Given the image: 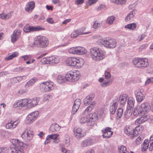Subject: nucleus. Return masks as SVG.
Wrapping results in <instances>:
<instances>
[{"mask_svg": "<svg viewBox=\"0 0 153 153\" xmlns=\"http://www.w3.org/2000/svg\"><path fill=\"white\" fill-rule=\"evenodd\" d=\"M74 67L77 69L83 67L84 64V60L82 58L76 57Z\"/></svg>", "mask_w": 153, "mask_h": 153, "instance_id": "16", "label": "nucleus"}, {"mask_svg": "<svg viewBox=\"0 0 153 153\" xmlns=\"http://www.w3.org/2000/svg\"><path fill=\"white\" fill-rule=\"evenodd\" d=\"M134 12L131 11L128 14L126 17L125 21L126 22L129 21L131 20L134 16Z\"/></svg>", "mask_w": 153, "mask_h": 153, "instance_id": "43", "label": "nucleus"}, {"mask_svg": "<svg viewBox=\"0 0 153 153\" xmlns=\"http://www.w3.org/2000/svg\"><path fill=\"white\" fill-rule=\"evenodd\" d=\"M93 98V97L89 95L87 96L84 100V103L85 105L87 106L90 104Z\"/></svg>", "mask_w": 153, "mask_h": 153, "instance_id": "34", "label": "nucleus"}, {"mask_svg": "<svg viewBox=\"0 0 153 153\" xmlns=\"http://www.w3.org/2000/svg\"><path fill=\"white\" fill-rule=\"evenodd\" d=\"M111 1L114 3L120 5L125 4L126 2V0H111Z\"/></svg>", "mask_w": 153, "mask_h": 153, "instance_id": "42", "label": "nucleus"}, {"mask_svg": "<svg viewBox=\"0 0 153 153\" xmlns=\"http://www.w3.org/2000/svg\"><path fill=\"white\" fill-rule=\"evenodd\" d=\"M133 114L134 116L136 117L144 116L142 110L141 109L140 105L137 106L135 107L133 112Z\"/></svg>", "mask_w": 153, "mask_h": 153, "instance_id": "21", "label": "nucleus"}, {"mask_svg": "<svg viewBox=\"0 0 153 153\" xmlns=\"http://www.w3.org/2000/svg\"><path fill=\"white\" fill-rule=\"evenodd\" d=\"M95 104L96 103L94 102L86 109L84 113L82 114L83 117L81 118L79 120V122L81 123H85L89 122V112L94 108Z\"/></svg>", "mask_w": 153, "mask_h": 153, "instance_id": "7", "label": "nucleus"}, {"mask_svg": "<svg viewBox=\"0 0 153 153\" xmlns=\"http://www.w3.org/2000/svg\"><path fill=\"white\" fill-rule=\"evenodd\" d=\"M11 16L9 15V14H6L4 13H2L0 14V18L2 19H7L9 18Z\"/></svg>", "mask_w": 153, "mask_h": 153, "instance_id": "46", "label": "nucleus"}, {"mask_svg": "<svg viewBox=\"0 0 153 153\" xmlns=\"http://www.w3.org/2000/svg\"><path fill=\"white\" fill-rule=\"evenodd\" d=\"M97 114L100 118L103 117L105 116V109L104 108H102L98 109Z\"/></svg>", "mask_w": 153, "mask_h": 153, "instance_id": "37", "label": "nucleus"}, {"mask_svg": "<svg viewBox=\"0 0 153 153\" xmlns=\"http://www.w3.org/2000/svg\"><path fill=\"white\" fill-rule=\"evenodd\" d=\"M76 57H68L65 60L66 64L68 66L74 67Z\"/></svg>", "mask_w": 153, "mask_h": 153, "instance_id": "24", "label": "nucleus"}, {"mask_svg": "<svg viewBox=\"0 0 153 153\" xmlns=\"http://www.w3.org/2000/svg\"><path fill=\"white\" fill-rule=\"evenodd\" d=\"M51 138L54 140L53 141V143H58L60 141V139L58 138V137L59 136V134H54L50 135Z\"/></svg>", "mask_w": 153, "mask_h": 153, "instance_id": "27", "label": "nucleus"}, {"mask_svg": "<svg viewBox=\"0 0 153 153\" xmlns=\"http://www.w3.org/2000/svg\"><path fill=\"white\" fill-rule=\"evenodd\" d=\"M65 144L69 145V144L70 139L69 136L68 135H66L65 136Z\"/></svg>", "mask_w": 153, "mask_h": 153, "instance_id": "58", "label": "nucleus"}, {"mask_svg": "<svg viewBox=\"0 0 153 153\" xmlns=\"http://www.w3.org/2000/svg\"><path fill=\"white\" fill-rule=\"evenodd\" d=\"M45 28H42L40 26H30V32L36 31L41 30H45Z\"/></svg>", "mask_w": 153, "mask_h": 153, "instance_id": "39", "label": "nucleus"}, {"mask_svg": "<svg viewBox=\"0 0 153 153\" xmlns=\"http://www.w3.org/2000/svg\"><path fill=\"white\" fill-rule=\"evenodd\" d=\"M20 120L19 119L15 121L10 120V122L7 123L6 125V128L13 129L15 128L17 125L20 123Z\"/></svg>", "mask_w": 153, "mask_h": 153, "instance_id": "17", "label": "nucleus"}, {"mask_svg": "<svg viewBox=\"0 0 153 153\" xmlns=\"http://www.w3.org/2000/svg\"><path fill=\"white\" fill-rule=\"evenodd\" d=\"M106 38L103 39L102 37L100 36V37L99 39L97 40L96 42L98 44H102L104 45V43L105 42Z\"/></svg>", "mask_w": 153, "mask_h": 153, "instance_id": "48", "label": "nucleus"}, {"mask_svg": "<svg viewBox=\"0 0 153 153\" xmlns=\"http://www.w3.org/2000/svg\"><path fill=\"white\" fill-rule=\"evenodd\" d=\"M51 64H56L59 62V58L57 56H50Z\"/></svg>", "mask_w": 153, "mask_h": 153, "instance_id": "35", "label": "nucleus"}, {"mask_svg": "<svg viewBox=\"0 0 153 153\" xmlns=\"http://www.w3.org/2000/svg\"><path fill=\"white\" fill-rule=\"evenodd\" d=\"M52 1L54 4H58L59 6L61 5V3L59 0H52Z\"/></svg>", "mask_w": 153, "mask_h": 153, "instance_id": "62", "label": "nucleus"}, {"mask_svg": "<svg viewBox=\"0 0 153 153\" xmlns=\"http://www.w3.org/2000/svg\"><path fill=\"white\" fill-rule=\"evenodd\" d=\"M97 1V0H88L86 2V5L87 6H90L95 4Z\"/></svg>", "mask_w": 153, "mask_h": 153, "instance_id": "50", "label": "nucleus"}, {"mask_svg": "<svg viewBox=\"0 0 153 153\" xmlns=\"http://www.w3.org/2000/svg\"><path fill=\"white\" fill-rule=\"evenodd\" d=\"M144 127L141 125H139L134 129V135H137L141 133L144 129Z\"/></svg>", "mask_w": 153, "mask_h": 153, "instance_id": "25", "label": "nucleus"}, {"mask_svg": "<svg viewBox=\"0 0 153 153\" xmlns=\"http://www.w3.org/2000/svg\"><path fill=\"white\" fill-rule=\"evenodd\" d=\"M61 151L63 153H71L70 150H68L65 148H62Z\"/></svg>", "mask_w": 153, "mask_h": 153, "instance_id": "61", "label": "nucleus"}, {"mask_svg": "<svg viewBox=\"0 0 153 153\" xmlns=\"http://www.w3.org/2000/svg\"><path fill=\"white\" fill-rule=\"evenodd\" d=\"M112 82V80L110 79L108 80V81L105 82V81L102 84V86H106L108 85L111 84Z\"/></svg>", "mask_w": 153, "mask_h": 153, "instance_id": "55", "label": "nucleus"}, {"mask_svg": "<svg viewBox=\"0 0 153 153\" xmlns=\"http://www.w3.org/2000/svg\"><path fill=\"white\" fill-rule=\"evenodd\" d=\"M137 101L138 102H142L145 98V95L143 94V91L140 90L138 89L135 92Z\"/></svg>", "mask_w": 153, "mask_h": 153, "instance_id": "19", "label": "nucleus"}, {"mask_svg": "<svg viewBox=\"0 0 153 153\" xmlns=\"http://www.w3.org/2000/svg\"><path fill=\"white\" fill-rule=\"evenodd\" d=\"M146 119L145 117V116H142L141 117L137 118L135 121L134 124L135 125H138L143 123L146 121Z\"/></svg>", "mask_w": 153, "mask_h": 153, "instance_id": "29", "label": "nucleus"}, {"mask_svg": "<svg viewBox=\"0 0 153 153\" xmlns=\"http://www.w3.org/2000/svg\"><path fill=\"white\" fill-rule=\"evenodd\" d=\"M128 106L129 109L132 108L134 105V100L133 98L131 97L128 98Z\"/></svg>", "mask_w": 153, "mask_h": 153, "instance_id": "33", "label": "nucleus"}, {"mask_svg": "<svg viewBox=\"0 0 153 153\" xmlns=\"http://www.w3.org/2000/svg\"><path fill=\"white\" fill-rule=\"evenodd\" d=\"M102 25V23L101 22H99L97 21H95L94 22V24L93 25V27L94 29H96L100 27Z\"/></svg>", "mask_w": 153, "mask_h": 153, "instance_id": "49", "label": "nucleus"}, {"mask_svg": "<svg viewBox=\"0 0 153 153\" xmlns=\"http://www.w3.org/2000/svg\"><path fill=\"white\" fill-rule=\"evenodd\" d=\"M23 31L26 33L30 32V26L29 25H25L23 28Z\"/></svg>", "mask_w": 153, "mask_h": 153, "instance_id": "52", "label": "nucleus"}, {"mask_svg": "<svg viewBox=\"0 0 153 153\" xmlns=\"http://www.w3.org/2000/svg\"><path fill=\"white\" fill-rule=\"evenodd\" d=\"M7 151V149L6 147H0V153H6Z\"/></svg>", "mask_w": 153, "mask_h": 153, "instance_id": "60", "label": "nucleus"}, {"mask_svg": "<svg viewBox=\"0 0 153 153\" xmlns=\"http://www.w3.org/2000/svg\"><path fill=\"white\" fill-rule=\"evenodd\" d=\"M60 129V126L56 123L52 124L50 127V131L52 132L59 131Z\"/></svg>", "mask_w": 153, "mask_h": 153, "instance_id": "26", "label": "nucleus"}, {"mask_svg": "<svg viewBox=\"0 0 153 153\" xmlns=\"http://www.w3.org/2000/svg\"><path fill=\"white\" fill-rule=\"evenodd\" d=\"M123 109L122 108H119L117 111V118H120L123 115Z\"/></svg>", "mask_w": 153, "mask_h": 153, "instance_id": "44", "label": "nucleus"}, {"mask_svg": "<svg viewBox=\"0 0 153 153\" xmlns=\"http://www.w3.org/2000/svg\"><path fill=\"white\" fill-rule=\"evenodd\" d=\"M35 7V2L33 1L28 2L26 4L25 8V10L28 12L32 11Z\"/></svg>", "mask_w": 153, "mask_h": 153, "instance_id": "22", "label": "nucleus"}, {"mask_svg": "<svg viewBox=\"0 0 153 153\" xmlns=\"http://www.w3.org/2000/svg\"><path fill=\"white\" fill-rule=\"evenodd\" d=\"M81 77V74L78 70H71L67 72L65 78L67 81L74 82L77 81Z\"/></svg>", "mask_w": 153, "mask_h": 153, "instance_id": "4", "label": "nucleus"}, {"mask_svg": "<svg viewBox=\"0 0 153 153\" xmlns=\"http://www.w3.org/2000/svg\"><path fill=\"white\" fill-rule=\"evenodd\" d=\"M79 35L77 30H75L73 31L71 34V38H74L77 37Z\"/></svg>", "mask_w": 153, "mask_h": 153, "instance_id": "53", "label": "nucleus"}, {"mask_svg": "<svg viewBox=\"0 0 153 153\" xmlns=\"http://www.w3.org/2000/svg\"><path fill=\"white\" fill-rule=\"evenodd\" d=\"M94 141V139L90 138L86 139L83 141V143L84 146H88L91 145L92 143Z\"/></svg>", "mask_w": 153, "mask_h": 153, "instance_id": "32", "label": "nucleus"}, {"mask_svg": "<svg viewBox=\"0 0 153 153\" xmlns=\"http://www.w3.org/2000/svg\"><path fill=\"white\" fill-rule=\"evenodd\" d=\"M127 96L126 94H124L120 96L119 98V101L120 104L124 105L126 101Z\"/></svg>", "mask_w": 153, "mask_h": 153, "instance_id": "30", "label": "nucleus"}, {"mask_svg": "<svg viewBox=\"0 0 153 153\" xmlns=\"http://www.w3.org/2000/svg\"><path fill=\"white\" fill-rule=\"evenodd\" d=\"M115 17L113 16L109 17L107 19L106 22L108 24H111L115 19Z\"/></svg>", "mask_w": 153, "mask_h": 153, "instance_id": "47", "label": "nucleus"}, {"mask_svg": "<svg viewBox=\"0 0 153 153\" xmlns=\"http://www.w3.org/2000/svg\"><path fill=\"white\" fill-rule=\"evenodd\" d=\"M54 87L53 82L49 81L41 83L40 85L39 88L42 92H47L53 89Z\"/></svg>", "mask_w": 153, "mask_h": 153, "instance_id": "8", "label": "nucleus"}, {"mask_svg": "<svg viewBox=\"0 0 153 153\" xmlns=\"http://www.w3.org/2000/svg\"><path fill=\"white\" fill-rule=\"evenodd\" d=\"M49 42L48 39L44 36H39L35 38L34 42L31 45L32 47H37L40 48L46 47Z\"/></svg>", "mask_w": 153, "mask_h": 153, "instance_id": "3", "label": "nucleus"}, {"mask_svg": "<svg viewBox=\"0 0 153 153\" xmlns=\"http://www.w3.org/2000/svg\"><path fill=\"white\" fill-rule=\"evenodd\" d=\"M136 24L133 23L126 25L125 26V28L130 30H134L136 28Z\"/></svg>", "mask_w": 153, "mask_h": 153, "instance_id": "38", "label": "nucleus"}, {"mask_svg": "<svg viewBox=\"0 0 153 153\" xmlns=\"http://www.w3.org/2000/svg\"><path fill=\"white\" fill-rule=\"evenodd\" d=\"M86 29V27H84L77 30L79 35L88 34L91 33V31L85 32Z\"/></svg>", "mask_w": 153, "mask_h": 153, "instance_id": "28", "label": "nucleus"}, {"mask_svg": "<svg viewBox=\"0 0 153 153\" xmlns=\"http://www.w3.org/2000/svg\"><path fill=\"white\" fill-rule=\"evenodd\" d=\"M33 133L29 129L26 130L21 135L22 137L26 140H30L33 136Z\"/></svg>", "mask_w": 153, "mask_h": 153, "instance_id": "15", "label": "nucleus"}, {"mask_svg": "<svg viewBox=\"0 0 153 153\" xmlns=\"http://www.w3.org/2000/svg\"><path fill=\"white\" fill-rule=\"evenodd\" d=\"M21 31L18 29H16L13 32L11 36V42L14 43L21 36Z\"/></svg>", "mask_w": 153, "mask_h": 153, "instance_id": "18", "label": "nucleus"}, {"mask_svg": "<svg viewBox=\"0 0 153 153\" xmlns=\"http://www.w3.org/2000/svg\"><path fill=\"white\" fill-rule=\"evenodd\" d=\"M10 141L12 143L9 149L10 153H24L22 142L16 139H12Z\"/></svg>", "mask_w": 153, "mask_h": 153, "instance_id": "2", "label": "nucleus"}, {"mask_svg": "<svg viewBox=\"0 0 153 153\" xmlns=\"http://www.w3.org/2000/svg\"><path fill=\"white\" fill-rule=\"evenodd\" d=\"M32 57V56L31 55H25L21 56V58L23 59L24 61L30 59Z\"/></svg>", "mask_w": 153, "mask_h": 153, "instance_id": "51", "label": "nucleus"}, {"mask_svg": "<svg viewBox=\"0 0 153 153\" xmlns=\"http://www.w3.org/2000/svg\"><path fill=\"white\" fill-rule=\"evenodd\" d=\"M140 106L141 109L142 110L144 115L147 113L150 108V104L147 102L142 104Z\"/></svg>", "mask_w": 153, "mask_h": 153, "instance_id": "23", "label": "nucleus"}, {"mask_svg": "<svg viewBox=\"0 0 153 153\" xmlns=\"http://www.w3.org/2000/svg\"><path fill=\"white\" fill-rule=\"evenodd\" d=\"M50 61V56L44 57L41 59L42 62L44 64H51Z\"/></svg>", "mask_w": 153, "mask_h": 153, "instance_id": "45", "label": "nucleus"}, {"mask_svg": "<svg viewBox=\"0 0 153 153\" xmlns=\"http://www.w3.org/2000/svg\"><path fill=\"white\" fill-rule=\"evenodd\" d=\"M39 112L36 111L28 115L26 119V123L30 124L33 123L39 115Z\"/></svg>", "mask_w": 153, "mask_h": 153, "instance_id": "10", "label": "nucleus"}, {"mask_svg": "<svg viewBox=\"0 0 153 153\" xmlns=\"http://www.w3.org/2000/svg\"><path fill=\"white\" fill-rule=\"evenodd\" d=\"M117 105L116 102L114 103L110 107V113L113 114L114 113L117 109Z\"/></svg>", "mask_w": 153, "mask_h": 153, "instance_id": "41", "label": "nucleus"}, {"mask_svg": "<svg viewBox=\"0 0 153 153\" xmlns=\"http://www.w3.org/2000/svg\"><path fill=\"white\" fill-rule=\"evenodd\" d=\"M68 52L71 54L82 55L86 53L87 50L84 47L77 46L70 48Z\"/></svg>", "mask_w": 153, "mask_h": 153, "instance_id": "9", "label": "nucleus"}, {"mask_svg": "<svg viewBox=\"0 0 153 153\" xmlns=\"http://www.w3.org/2000/svg\"><path fill=\"white\" fill-rule=\"evenodd\" d=\"M132 63L135 67L145 68L149 65L148 59L146 58L136 57L133 59Z\"/></svg>", "mask_w": 153, "mask_h": 153, "instance_id": "5", "label": "nucleus"}, {"mask_svg": "<svg viewBox=\"0 0 153 153\" xmlns=\"http://www.w3.org/2000/svg\"><path fill=\"white\" fill-rule=\"evenodd\" d=\"M111 128L109 127H106L102 130L103 134L102 136L104 138H108L112 136L113 132L111 131Z\"/></svg>", "mask_w": 153, "mask_h": 153, "instance_id": "14", "label": "nucleus"}, {"mask_svg": "<svg viewBox=\"0 0 153 153\" xmlns=\"http://www.w3.org/2000/svg\"><path fill=\"white\" fill-rule=\"evenodd\" d=\"M51 139V138L50 135H48L46 137V140L45 142V144H47L49 143Z\"/></svg>", "mask_w": 153, "mask_h": 153, "instance_id": "59", "label": "nucleus"}, {"mask_svg": "<svg viewBox=\"0 0 153 153\" xmlns=\"http://www.w3.org/2000/svg\"><path fill=\"white\" fill-rule=\"evenodd\" d=\"M81 103V101L79 99H77L75 100L72 109V114H74L77 111Z\"/></svg>", "mask_w": 153, "mask_h": 153, "instance_id": "20", "label": "nucleus"}, {"mask_svg": "<svg viewBox=\"0 0 153 153\" xmlns=\"http://www.w3.org/2000/svg\"><path fill=\"white\" fill-rule=\"evenodd\" d=\"M84 1V0H76L75 2V4L77 5L82 4Z\"/></svg>", "mask_w": 153, "mask_h": 153, "instance_id": "63", "label": "nucleus"}, {"mask_svg": "<svg viewBox=\"0 0 153 153\" xmlns=\"http://www.w3.org/2000/svg\"><path fill=\"white\" fill-rule=\"evenodd\" d=\"M116 45L117 42L115 39L109 38H106L104 46L107 48H113L116 46Z\"/></svg>", "mask_w": 153, "mask_h": 153, "instance_id": "11", "label": "nucleus"}, {"mask_svg": "<svg viewBox=\"0 0 153 153\" xmlns=\"http://www.w3.org/2000/svg\"><path fill=\"white\" fill-rule=\"evenodd\" d=\"M74 135L77 139H79L85 136L86 134L85 132L82 128H78L74 129Z\"/></svg>", "mask_w": 153, "mask_h": 153, "instance_id": "12", "label": "nucleus"}, {"mask_svg": "<svg viewBox=\"0 0 153 153\" xmlns=\"http://www.w3.org/2000/svg\"><path fill=\"white\" fill-rule=\"evenodd\" d=\"M38 80L37 78L36 77L33 78L29 80L26 84L25 87L27 88L33 85Z\"/></svg>", "mask_w": 153, "mask_h": 153, "instance_id": "31", "label": "nucleus"}, {"mask_svg": "<svg viewBox=\"0 0 153 153\" xmlns=\"http://www.w3.org/2000/svg\"><path fill=\"white\" fill-rule=\"evenodd\" d=\"M149 146V141L148 140H144L143 143L142 145V149L144 151L146 150L148 148Z\"/></svg>", "mask_w": 153, "mask_h": 153, "instance_id": "40", "label": "nucleus"}, {"mask_svg": "<svg viewBox=\"0 0 153 153\" xmlns=\"http://www.w3.org/2000/svg\"><path fill=\"white\" fill-rule=\"evenodd\" d=\"M90 54L92 59L95 61H100L105 58V56L102 51H100L98 48H96L90 49Z\"/></svg>", "mask_w": 153, "mask_h": 153, "instance_id": "6", "label": "nucleus"}, {"mask_svg": "<svg viewBox=\"0 0 153 153\" xmlns=\"http://www.w3.org/2000/svg\"><path fill=\"white\" fill-rule=\"evenodd\" d=\"M153 83V77H151L148 78L145 83L146 85H147L150 83Z\"/></svg>", "mask_w": 153, "mask_h": 153, "instance_id": "57", "label": "nucleus"}, {"mask_svg": "<svg viewBox=\"0 0 153 153\" xmlns=\"http://www.w3.org/2000/svg\"><path fill=\"white\" fill-rule=\"evenodd\" d=\"M118 150L120 153H129L126 147L122 145L118 146Z\"/></svg>", "mask_w": 153, "mask_h": 153, "instance_id": "36", "label": "nucleus"}, {"mask_svg": "<svg viewBox=\"0 0 153 153\" xmlns=\"http://www.w3.org/2000/svg\"><path fill=\"white\" fill-rule=\"evenodd\" d=\"M38 103V100L37 98L32 99L24 98L15 102L13 104V107L18 109L23 107L30 108L37 105Z\"/></svg>", "mask_w": 153, "mask_h": 153, "instance_id": "1", "label": "nucleus"}, {"mask_svg": "<svg viewBox=\"0 0 153 153\" xmlns=\"http://www.w3.org/2000/svg\"><path fill=\"white\" fill-rule=\"evenodd\" d=\"M99 117L98 115V114H97L96 113H93L92 115V119H97Z\"/></svg>", "mask_w": 153, "mask_h": 153, "instance_id": "64", "label": "nucleus"}, {"mask_svg": "<svg viewBox=\"0 0 153 153\" xmlns=\"http://www.w3.org/2000/svg\"><path fill=\"white\" fill-rule=\"evenodd\" d=\"M65 78L64 79V77L61 75L58 76L57 78L58 82L59 83H62L65 81Z\"/></svg>", "mask_w": 153, "mask_h": 153, "instance_id": "54", "label": "nucleus"}, {"mask_svg": "<svg viewBox=\"0 0 153 153\" xmlns=\"http://www.w3.org/2000/svg\"><path fill=\"white\" fill-rule=\"evenodd\" d=\"M123 131L124 133L126 135L131 137H134V129L129 125H127L124 127Z\"/></svg>", "mask_w": 153, "mask_h": 153, "instance_id": "13", "label": "nucleus"}, {"mask_svg": "<svg viewBox=\"0 0 153 153\" xmlns=\"http://www.w3.org/2000/svg\"><path fill=\"white\" fill-rule=\"evenodd\" d=\"M105 79H106L107 80H108L111 76L110 73L105 71Z\"/></svg>", "mask_w": 153, "mask_h": 153, "instance_id": "56", "label": "nucleus"}]
</instances>
